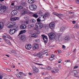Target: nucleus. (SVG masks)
<instances>
[{
	"label": "nucleus",
	"mask_w": 79,
	"mask_h": 79,
	"mask_svg": "<svg viewBox=\"0 0 79 79\" xmlns=\"http://www.w3.org/2000/svg\"><path fill=\"white\" fill-rule=\"evenodd\" d=\"M20 74L21 76V75H24L25 76H27V75L25 73H23V72H20L19 73Z\"/></svg>",
	"instance_id": "31"
},
{
	"label": "nucleus",
	"mask_w": 79,
	"mask_h": 79,
	"mask_svg": "<svg viewBox=\"0 0 79 79\" xmlns=\"http://www.w3.org/2000/svg\"><path fill=\"white\" fill-rule=\"evenodd\" d=\"M25 23H26V24H28V21H26L25 22Z\"/></svg>",
	"instance_id": "61"
},
{
	"label": "nucleus",
	"mask_w": 79,
	"mask_h": 79,
	"mask_svg": "<svg viewBox=\"0 0 79 79\" xmlns=\"http://www.w3.org/2000/svg\"><path fill=\"white\" fill-rule=\"evenodd\" d=\"M3 78V76L2 75L0 76V79H2Z\"/></svg>",
	"instance_id": "57"
},
{
	"label": "nucleus",
	"mask_w": 79,
	"mask_h": 79,
	"mask_svg": "<svg viewBox=\"0 0 79 79\" xmlns=\"http://www.w3.org/2000/svg\"><path fill=\"white\" fill-rule=\"evenodd\" d=\"M53 14L54 15H56V16H58V17L59 18H61V17L60 16L58 15V14L56 12H53Z\"/></svg>",
	"instance_id": "23"
},
{
	"label": "nucleus",
	"mask_w": 79,
	"mask_h": 79,
	"mask_svg": "<svg viewBox=\"0 0 79 79\" xmlns=\"http://www.w3.org/2000/svg\"><path fill=\"white\" fill-rule=\"evenodd\" d=\"M31 22L32 23H34L35 22V19H33L31 20Z\"/></svg>",
	"instance_id": "41"
},
{
	"label": "nucleus",
	"mask_w": 79,
	"mask_h": 79,
	"mask_svg": "<svg viewBox=\"0 0 79 79\" xmlns=\"http://www.w3.org/2000/svg\"><path fill=\"white\" fill-rule=\"evenodd\" d=\"M16 23L15 22H10L7 25L8 28H11L13 27H14L16 25Z\"/></svg>",
	"instance_id": "1"
},
{
	"label": "nucleus",
	"mask_w": 79,
	"mask_h": 79,
	"mask_svg": "<svg viewBox=\"0 0 79 79\" xmlns=\"http://www.w3.org/2000/svg\"><path fill=\"white\" fill-rule=\"evenodd\" d=\"M62 61V60L61 59H59L58 60V63H61V61Z\"/></svg>",
	"instance_id": "45"
},
{
	"label": "nucleus",
	"mask_w": 79,
	"mask_h": 79,
	"mask_svg": "<svg viewBox=\"0 0 79 79\" xmlns=\"http://www.w3.org/2000/svg\"><path fill=\"white\" fill-rule=\"evenodd\" d=\"M78 74H79V72H77H77H76V73H75V75H77Z\"/></svg>",
	"instance_id": "49"
},
{
	"label": "nucleus",
	"mask_w": 79,
	"mask_h": 79,
	"mask_svg": "<svg viewBox=\"0 0 79 79\" xmlns=\"http://www.w3.org/2000/svg\"><path fill=\"white\" fill-rule=\"evenodd\" d=\"M77 72V70H73V73H74L75 75V73H76Z\"/></svg>",
	"instance_id": "46"
},
{
	"label": "nucleus",
	"mask_w": 79,
	"mask_h": 79,
	"mask_svg": "<svg viewBox=\"0 0 79 79\" xmlns=\"http://www.w3.org/2000/svg\"><path fill=\"white\" fill-rule=\"evenodd\" d=\"M48 36L49 37L50 40H53V39H55V37L56 35L54 33L51 32L48 34Z\"/></svg>",
	"instance_id": "2"
},
{
	"label": "nucleus",
	"mask_w": 79,
	"mask_h": 79,
	"mask_svg": "<svg viewBox=\"0 0 79 79\" xmlns=\"http://www.w3.org/2000/svg\"><path fill=\"white\" fill-rule=\"evenodd\" d=\"M28 27H29V28H31V27L30 25H29L28 26Z\"/></svg>",
	"instance_id": "58"
},
{
	"label": "nucleus",
	"mask_w": 79,
	"mask_h": 79,
	"mask_svg": "<svg viewBox=\"0 0 79 79\" xmlns=\"http://www.w3.org/2000/svg\"><path fill=\"white\" fill-rule=\"evenodd\" d=\"M29 8L31 10H35L37 8V6L35 4H32L30 6Z\"/></svg>",
	"instance_id": "6"
},
{
	"label": "nucleus",
	"mask_w": 79,
	"mask_h": 79,
	"mask_svg": "<svg viewBox=\"0 0 79 79\" xmlns=\"http://www.w3.org/2000/svg\"><path fill=\"white\" fill-rule=\"evenodd\" d=\"M76 2L77 3H78V4H79V0H77L76 1Z\"/></svg>",
	"instance_id": "59"
},
{
	"label": "nucleus",
	"mask_w": 79,
	"mask_h": 79,
	"mask_svg": "<svg viewBox=\"0 0 79 79\" xmlns=\"http://www.w3.org/2000/svg\"><path fill=\"white\" fill-rule=\"evenodd\" d=\"M55 23L51 22L49 24V27L50 29H53L55 27Z\"/></svg>",
	"instance_id": "8"
},
{
	"label": "nucleus",
	"mask_w": 79,
	"mask_h": 79,
	"mask_svg": "<svg viewBox=\"0 0 79 79\" xmlns=\"http://www.w3.org/2000/svg\"><path fill=\"white\" fill-rule=\"evenodd\" d=\"M35 27H37L38 29H41L43 27V24L40 23H36Z\"/></svg>",
	"instance_id": "3"
},
{
	"label": "nucleus",
	"mask_w": 79,
	"mask_h": 79,
	"mask_svg": "<svg viewBox=\"0 0 79 79\" xmlns=\"http://www.w3.org/2000/svg\"><path fill=\"white\" fill-rule=\"evenodd\" d=\"M2 7H3V5H2V4H0V9H1V10L2 9Z\"/></svg>",
	"instance_id": "43"
},
{
	"label": "nucleus",
	"mask_w": 79,
	"mask_h": 79,
	"mask_svg": "<svg viewBox=\"0 0 79 79\" xmlns=\"http://www.w3.org/2000/svg\"><path fill=\"white\" fill-rule=\"evenodd\" d=\"M39 48V45L37 44L34 43L33 45V50H36V49H38Z\"/></svg>",
	"instance_id": "11"
},
{
	"label": "nucleus",
	"mask_w": 79,
	"mask_h": 79,
	"mask_svg": "<svg viewBox=\"0 0 79 79\" xmlns=\"http://www.w3.org/2000/svg\"><path fill=\"white\" fill-rule=\"evenodd\" d=\"M64 39L67 40H69L70 39V38L69 36H66L65 37Z\"/></svg>",
	"instance_id": "29"
},
{
	"label": "nucleus",
	"mask_w": 79,
	"mask_h": 79,
	"mask_svg": "<svg viewBox=\"0 0 79 79\" xmlns=\"http://www.w3.org/2000/svg\"><path fill=\"white\" fill-rule=\"evenodd\" d=\"M78 68V66H75L74 67V69H76V68Z\"/></svg>",
	"instance_id": "50"
},
{
	"label": "nucleus",
	"mask_w": 79,
	"mask_h": 79,
	"mask_svg": "<svg viewBox=\"0 0 79 79\" xmlns=\"http://www.w3.org/2000/svg\"><path fill=\"white\" fill-rule=\"evenodd\" d=\"M30 37H32L33 38H36V37H38V35H37V34L35 33L30 35Z\"/></svg>",
	"instance_id": "12"
},
{
	"label": "nucleus",
	"mask_w": 79,
	"mask_h": 79,
	"mask_svg": "<svg viewBox=\"0 0 79 79\" xmlns=\"http://www.w3.org/2000/svg\"><path fill=\"white\" fill-rule=\"evenodd\" d=\"M11 53H15V50H13L11 51Z\"/></svg>",
	"instance_id": "47"
},
{
	"label": "nucleus",
	"mask_w": 79,
	"mask_h": 79,
	"mask_svg": "<svg viewBox=\"0 0 79 79\" xmlns=\"http://www.w3.org/2000/svg\"><path fill=\"white\" fill-rule=\"evenodd\" d=\"M4 40L5 42L7 44H10V42L8 40L6 39H4Z\"/></svg>",
	"instance_id": "30"
},
{
	"label": "nucleus",
	"mask_w": 79,
	"mask_h": 79,
	"mask_svg": "<svg viewBox=\"0 0 79 79\" xmlns=\"http://www.w3.org/2000/svg\"><path fill=\"white\" fill-rule=\"evenodd\" d=\"M58 16H62V17H64V15L61 14V13H60V14H58Z\"/></svg>",
	"instance_id": "36"
},
{
	"label": "nucleus",
	"mask_w": 79,
	"mask_h": 79,
	"mask_svg": "<svg viewBox=\"0 0 79 79\" xmlns=\"http://www.w3.org/2000/svg\"><path fill=\"white\" fill-rule=\"evenodd\" d=\"M28 2L29 3L31 4L32 3H34L35 2V1L34 0H28Z\"/></svg>",
	"instance_id": "25"
},
{
	"label": "nucleus",
	"mask_w": 79,
	"mask_h": 79,
	"mask_svg": "<svg viewBox=\"0 0 79 79\" xmlns=\"http://www.w3.org/2000/svg\"><path fill=\"white\" fill-rule=\"evenodd\" d=\"M73 24H75V23H76V21H73Z\"/></svg>",
	"instance_id": "63"
},
{
	"label": "nucleus",
	"mask_w": 79,
	"mask_h": 79,
	"mask_svg": "<svg viewBox=\"0 0 79 79\" xmlns=\"http://www.w3.org/2000/svg\"><path fill=\"white\" fill-rule=\"evenodd\" d=\"M54 71H55H55H53V70L51 71L52 73H53L54 74H55L56 73H57L59 71V70L58 69H54Z\"/></svg>",
	"instance_id": "26"
},
{
	"label": "nucleus",
	"mask_w": 79,
	"mask_h": 79,
	"mask_svg": "<svg viewBox=\"0 0 79 79\" xmlns=\"http://www.w3.org/2000/svg\"><path fill=\"white\" fill-rule=\"evenodd\" d=\"M62 48L63 50H65V48H66V47L64 46V45H63Z\"/></svg>",
	"instance_id": "42"
},
{
	"label": "nucleus",
	"mask_w": 79,
	"mask_h": 79,
	"mask_svg": "<svg viewBox=\"0 0 79 79\" xmlns=\"http://www.w3.org/2000/svg\"><path fill=\"white\" fill-rule=\"evenodd\" d=\"M32 68L33 70L35 71V72H36V73H38V72H39V69L36 68L35 66H33Z\"/></svg>",
	"instance_id": "16"
},
{
	"label": "nucleus",
	"mask_w": 79,
	"mask_h": 79,
	"mask_svg": "<svg viewBox=\"0 0 79 79\" xmlns=\"http://www.w3.org/2000/svg\"><path fill=\"white\" fill-rule=\"evenodd\" d=\"M50 60H51V61H52V60H53V58L52 57H50L49 58Z\"/></svg>",
	"instance_id": "60"
},
{
	"label": "nucleus",
	"mask_w": 79,
	"mask_h": 79,
	"mask_svg": "<svg viewBox=\"0 0 79 79\" xmlns=\"http://www.w3.org/2000/svg\"><path fill=\"white\" fill-rule=\"evenodd\" d=\"M51 58H53L54 57V55L52 54L51 55Z\"/></svg>",
	"instance_id": "55"
},
{
	"label": "nucleus",
	"mask_w": 79,
	"mask_h": 79,
	"mask_svg": "<svg viewBox=\"0 0 79 79\" xmlns=\"http://www.w3.org/2000/svg\"><path fill=\"white\" fill-rule=\"evenodd\" d=\"M47 69L48 70H50V69H51V68L50 67H48L47 68Z\"/></svg>",
	"instance_id": "44"
},
{
	"label": "nucleus",
	"mask_w": 79,
	"mask_h": 79,
	"mask_svg": "<svg viewBox=\"0 0 79 79\" xmlns=\"http://www.w3.org/2000/svg\"><path fill=\"white\" fill-rule=\"evenodd\" d=\"M37 22H40L41 20L40 18V17L37 19Z\"/></svg>",
	"instance_id": "34"
},
{
	"label": "nucleus",
	"mask_w": 79,
	"mask_h": 79,
	"mask_svg": "<svg viewBox=\"0 0 79 79\" xmlns=\"http://www.w3.org/2000/svg\"><path fill=\"white\" fill-rule=\"evenodd\" d=\"M42 53V52H39L36 55V56H39L38 57L39 58H43V56L41 55Z\"/></svg>",
	"instance_id": "18"
},
{
	"label": "nucleus",
	"mask_w": 79,
	"mask_h": 79,
	"mask_svg": "<svg viewBox=\"0 0 79 79\" xmlns=\"http://www.w3.org/2000/svg\"><path fill=\"white\" fill-rule=\"evenodd\" d=\"M26 28V26L24 24H22L20 26V29H25Z\"/></svg>",
	"instance_id": "15"
},
{
	"label": "nucleus",
	"mask_w": 79,
	"mask_h": 79,
	"mask_svg": "<svg viewBox=\"0 0 79 79\" xmlns=\"http://www.w3.org/2000/svg\"><path fill=\"white\" fill-rule=\"evenodd\" d=\"M3 39L4 40V39H5V38H6V36L3 35Z\"/></svg>",
	"instance_id": "51"
},
{
	"label": "nucleus",
	"mask_w": 79,
	"mask_h": 79,
	"mask_svg": "<svg viewBox=\"0 0 79 79\" xmlns=\"http://www.w3.org/2000/svg\"><path fill=\"white\" fill-rule=\"evenodd\" d=\"M4 24L2 22H0V29H2L4 26Z\"/></svg>",
	"instance_id": "20"
},
{
	"label": "nucleus",
	"mask_w": 79,
	"mask_h": 79,
	"mask_svg": "<svg viewBox=\"0 0 79 79\" xmlns=\"http://www.w3.org/2000/svg\"><path fill=\"white\" fill-rule=\"evenodd\" d=\"M13 13L14 14V15H16L17 13H18V12L16 11H13Z\"/></svg>",
	"instance_id": "40"
},
{
	"label": "nucleus",
	"mask_w": 79,
	"mask_h": 79,
	"mask_svg": "<svg viewBox=\"0 0 79 79\" xmlns=\"http://www.w3.org/2000/svg\"><path fill=\"white\" fill-rule=\"evenodd\" d=\"M32 47V46L31 44H27L25 45V48L27 50H31Z\"/></svg>",
	"instance_id": "9"
},
{
	"label": "nucleus",
	"mask_w": 79,
	"mask_h": 79,
	"mask_svg": "<svg viewBox=\"0 0 79 79\" xmlns=\"http://www.w3.org/2000/svg\"><path fill=\"white\" fill-rule=\"evenodd\" d=\"M44 16V17L46 18L47 17H49V16H50V14L48 12L46 13Z\"/></svg>",
	"instance_id": "21"
},
{
	"label": "nucleus",
	"mask_w": 79,
	"mask_h": 79,
	"mask_svg": "<svg viewBox=\"0 0 79 79\" xmlns=\"http://www.w3.org/2000/svg\"><path fill=\"white\" fill-rule=\"evenodd\" d=\"M32 16L34 17L35 18H37L39 17V15H37V14H33Z\"/></svg>",
	"instance_id": "24"
},
{
	"label": "nucleus",
	"mask_w": 79,
	"mask_h": 79,
	"mask_svg": "<svg viewBox=\"0 0 79 79\" xmlns=\"http://www.w3.org/2000/svg\"><path fill=\"white\" fill-rule=\"evenodd\" d=\"M40 18L41 19V21H44L45 19H46L45 17L42 15H41L40 16Z\"/></svg>",
	"instance_id": "13"
},
{
	"label": "nucleus",
	"mask_w": 79,
	"mask_h": 79,
	"mask_svg": "<svg viewBox=\"0 0 79 79\" xmlns=\"http://www.w3.org/2000/svg\"><path fill=\"white\" fill-rule=\"evenodd\" d=\"M19 19V17H15L13 18H12L10 19V21H16L17 20H18Z\"/></svg>",
	"instance_id": "14"
},
{
	"label": "nucleus",
	"mask_w": 79,
	"mask_h": 79,
	"mask_svg": "<svg viewBox=\"0 0 79 79\" xmlns=\"http://www.w3.org/2000/svg\"><path fill=\"white\" fill-rule=\"evenodd\" d=\"M15 32H16L15 31L14 29H13L12 30H11V29H10L9 30L10 34H11V35L15 34Z\"/></svg>",
	"instance_id": "17"
},
{
	"label": "nucleus",
	"mask_w": 79,
	"mask_h": 79,
	"mask_svg": "<svg viewBox=\"0 0 79 79\" xmlns=\"http://www.w3.org/2000/svg\"><path fill=\"white\" fill-rule=\"evenodd\" d=\"M35 41L36 42H37L38 43H39V41H40V40H39V39H38L37 40H35Z\"/></svg>",
	"instance_id": "39"
},
{
	"label": "nucleus",
	"mask_w": 79,
	"mask_h": 79,
	"mask_svg": "<svg viewBox=\"0 0 79 79\" xmlns=\"http://www.w3.org/2000/svg\"><path fill=\"white\" fill-rule=\"evenodd\" d=\"M30 26H31V27H34V24H31Z\"/></svg>",
	"instance_id": "53"
},
{
	"label": "nucleus",
	"mask_w": 79,
	"mask_h": 79,
	"mask_svg": "<svg viewBox=\"0 0 79 79\" xmlns=\"http://www.w3.org/2000/svg\"><path fill=\"white\" fill-rule=\"evenodd\" d=\"M26 32V31L25 30H21L20 31L18 35H21V34H24V33H25Z\"/></svg>",
	"instance_id": "22"
},
{
	"label": "nucleus",
	"mask_w": 79,
	"mask_h": 79,
	"mask_svg": "<svg viewBox=\"0 0 79 79\" xmlns=\"http://www.w3.org/2000/svg\"><path fill=\"white\" fill-rule=\"evenodd\" d=\"M64 27H62L60 29V31L61 32H64Z\"/></svg>",
	"instance_id": "27"
},
{
	"label": "nucleus",
	"mask_w": 79,
	"mask_h": 79,
	"mask_svg": "<svg viewBox=\"0 0 79 79\" xmlns=\"http://www.w3.org/2000/svg\"><path fill=\"white\" fill-rule=\"evenodd\" d=\"M58 53H61V50H58Z\"/></svg>",
	"instance_id": "56"
},
{
	"label": "nucleus",
	"mask_w": 79,
	"mask_h": 79,
	"mask_svg": "<svg viewBox=\"0 0 79 79\" xmlns=\"http://www.w3.org/2000/svg\"><path fill=\"white\" fill-rule=\"evenodd\" d=\"M41 36V38L43 40H44V44H47L48 42V38L44 35H42Z\"/></svg>",
	"instance_id": "4"
},
{
	"label": "nucleus",
	"mask_w": 79,
	"mask_h": 79,
	"mask_svg": "<svg viewBox=\"0 0 79 79\" xmlns=\"http://www.w3.org/2000/svg\"><path fill=\"white\" fill-rule=\"evenodd\" d=\"M7 38H8V39H9L10 38V36L9 35H6Z\"/></svg>",
	"instance_id": "62"
},
{
	"label": "nucleus",
	"mask_w": 79,
	"mask_h": 79,
	"mask_svg": "<svg viewBox=\"0 0 79 79\" xmlns=\"http://www.w3.org/2000/svg\"><path fill=\"white\" fill-rule=\"evenodd\" d=\"M19 38L22 41H25L26 40V36L24 35H22L19 36Z\"/></svg>",
	"instance_id": "7"
},
{
	"label": "nucleus",
	"mask_w": 79,
	"mask_h": 79,
	"mask_svg": "<svg viewBox=\"0 0 79 79\" xmlns=\"http://www.w3.org/2000/svg\"><path fill=\"white\" fill-rule=\"evenodd\" d=\"M28 33L30 34H31L32 33V31H29L28 32Z\"/></svg>",
	"instance_id": "52"
},
{
	"label": "nucleus",
	"mask_w": 79,
	"mask_h": 79,
	"mask_svg": "<svg viewBox=\"0 0 79 79\" xmlns=\"http://www.w3.org/2000/svg\"><path fill=\"white\" fill-rule=\"evenodd\" d=\"M26 5V3L25 2H22L21 3V5H22V6H25Z\"/></svg>",
	"instance_id": "28"
},
{
	"label": "nucleus",
	"mask_w": 79,
	"mask_h": 79,
	"mask_svg": "<svg viewBox=\"0 0 79 79\" xmlns=\"http://www.w3.org/2000/svg\"><path fill=\"white\" fill-rule=\"evenodd\" d=\"M24 19H26V20H28L29 19V17L27 16H25L24 17Z\"/></svg>",
	"instance_id": "37"
},
{
	"label": "nucleus",
	"mask_w": 79,
	"mask_h": 79,
	"mask_svg": "<svg viewBox=\"0 0 79 79\" xmlns=\"http://www.w3.org/2000/svg\"><path fill=\"white\" fill-rule=\"evenodd\" d=\"M16 28L14 29L15 31V32H16V31H17L18 30V29H19V27H18V25H16Z\"/></svg>",
	"instance_id": "32"
},
{
	"label": "nucleus",
	"mask_w": 79,
	"mask_h": 79,
	"mask_svg": "<svg viewBox=\"0 0 79 79\" xmlns=\"http://www.w3.org/2000/svg\"><path fill=\"white\" fill-rule=\"evenodd\" d=\"M29 10L26 9H24L23 11L21 12V14L23 15H25L26 14H27L28 13Z\"/></svg>",
	"instance_id": "10"
},
{
	"label": "nucleus",
	"mask_w": 79,
	"mask_h": 79,
	"mask_svg": "<svg viewBox=\"0 0 79 79\" xmlns=\"http://www.w3.org/2000/svg\"><path fill=\"white\" fill-rule=\"evenodd\" d=\"M16 76L17 77H19L20 78L21 77V74H20V73L17 74L16 75Z\"/></svg>",
	"instance_id": "35"
},
{
	"label": "nucleus",
	"mask_w": 79,
	"mask_h": 79,
	"mask_svg": "<svg viewBox=\"0 0 79 79\" xmlns=\"http://www.w3.org/2000/svg\"><path fill=\"white\" fill-rule=\"evenodd\" d=\"M1 11H2V13H5V12H6V10H5L2 9H1Z\"/></svg>",
	"instance_id": "38"
},
{
	"label": "nucleus",
	"mask_w": 79,
	"mask_h": 79,
	"mask_svg": "<svg viewBox=\"0 0 79 79\" xmlns=\"http://www.w3.org/2000/svg\"><path fill=\"white\" fill-rule=\"evenodd\" d=\"M56 40H59L60 41V40H62V36L60 34H59L57 36H55V37L54 38Z\"/></svg>",
	"instance_id": "5"
},
{
	"label": "nucleus",
	"mask_w": 79,
	"mask_h": 79,
	"mask_svg": "<svg viewBox=\"0 0 79 79\" xmlns=\"http://www.w3.org/2000/svg\"><path fill=\"white\" fill-rule=\"evenodd\" d=\"M28 74L30 75V76H31V75H32V73H29Z\"/></svg>",
	"instance_id": "64"
},
{
	"label": "nucleus",
	"mask_w": 79,
	"mask_h": 79,
	"mask_svg": "<svg viewBox=\"0 0 79 79\" xmlns=\"http://www.w3.org/2000/svg\"><path fill=\"white\" fill-rule=\"evenodd\" d=\"M2 9L6 11V7L5 6H4L2 8Z\"/></svg>",
	"instance_id": "33"
},
{
	"label": "nucleus",
	"mask_w": 79,
	"mask_h": 79,
	"mask_svg": "<svg viewBox=\"0 0 79 79\" xmlns=\"http://www.w3.org/2000/svg\"><path fill=\"white\" fill-rule=\"evenodd\" d=\"M39 29L38 28H37V27L35 28L34 30H35V31H37V30H38Z\"/></svg>",
	"instance_id": "54"
},
{
	"label": "nucleus",
	"mask_w": 79,
	"mask_h": 79,
	"mask_svg": "<svg viewBox=\"0 0 79 79\" xmlns=\"http://www.w3.org/2000/svg\"><path fill=\"white\" fill-rule=\"evenodd\" d=\"M23 7V6H17L16 7V10H22Z\"/></svg>",
	"instance_id": "19"
},
{
	"label": "nucleus",
	"mask_w": 79,
	"mask_h": 79,
	"mask_svg": "<svg viewBox=\"0 0 79 79\" xmlns=\"http://www.w3.org/2000/svg\"><path fill=\"white\" fill-rule=\"evenodd\" d=\"M6 70L8 72H10V71H11V70H10V69H6Z\"/></svg>",
	"instance_id": "48"
}]
</instances>
